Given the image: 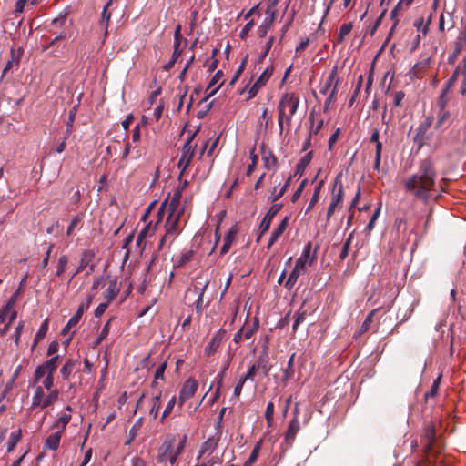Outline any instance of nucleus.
Returning a JSON list of instances; mask_svg holds the SVG:
<instances>
[{
	"label": "nucleus",
	"mask_w": 466,
	"mask_h": 466,
	"mask_svg": "<svg viewBox=\"0 0 466 466\" xmlns=\"http://www.w3.org/2000/svg\"><path fill=\"white\" fill-rule=\"evenodd\" d=\"M238 232V228L236 225L232 226L228 229V231L225 235L224 239H223V245H222L221 250H220L221 255H224L228 252V250L230 249V248L232 246V243L234 242V240L236 238Z\"/></svg>",
	"instance_id": "22"
},
{
	"label": "nucleus",
	"mask_w": 466,
	"mask_h": 466,
	"mask_svg": "<svg viewBox=\"0 0 466 466\" xmlns=\"http://www.w3.org/2000/svg\"><path fill=\"white\" fill-rule=\"evenodd\" d=\"M273 416H274V403L270 401L268 403L266 411H265V418H266L268 427L272 426Z\"/></svg>",
	"instance_id": "50"
},
{
	"label": "nucleus",
	"mask_w": 466,
	"mask_h": 466,
	"mask_svg": "<svg viewBox=\"0 0 466 466\" xmlns=\"http://www.w3.org/2000/svg\"><path fill=\"white\" fill-rule=\"evenodd\" d=\"M72 408L67 406L60 414L57 415V419L52 425V429L61 433L66 430V425L72 419Z\"/></svg>",
	"instance_id": "16"
},
{
	"label": "nucleus",
	"mask_w": 466,
	"mask_h": 466,
	"mask_svg": "<svg viewBox=\"0 0 466 466\" xmlns=\"http://www.w3.org/2000/svg\"><path fill=\"white\" fill-rule=\"evenodd\" d=\"M208 285V280H206L204 283L197 282L193 288H188L187 290V293H196L198 294V299L196 300V311L197 313H202L204 307H203V296L205 293V290Z\"/></svg>",
	"instance_id": "17"
},
{
	"label": "nucleus",
	"mask_w": 466,
	"mask_h": 466,
	"mask_svg": "<svg viewBox=\"0 0 466 466\" xmlns=\"http://www.w3.org/2000/svg\"><path fill=\"white\" fill-rule=\"evenodd\" d=\"M261 446L262 441L260 440L255 444L248 459L245 461L244 466H251L257 461Z\"/></svg>",
	"instance_id": "34"
},
{
	"label": "nucleus",
	"mask_w": 466,
	"mask_h": 466,
	"mask_svg": "<svg viewBox=\"0 0 466 466\" xmlns=\"http://www.w3.org/2000/svg\"><path fill=\"white\" fill-rule=\"evenodd\" d=\"M281 205L279 204H273L269 208L268 211L266 213L259 225L260 236L265 234L269 229L273 218L278 214Z\"/></svg>",
	"instance_id": "18"
},
{
	"label": "nucleus",
	"mask_w": 466,
	"mask_h": 466,
	"mask_svg": "<svg viewBox=\"0 0 466 466\" xmlns=\"http://www.w3.org/2000/svg\"><path fill=\"white\" fill-rule=\"evenodd\" d=\"M352 27H353L352 23H345L340 26L339 35H338L339 43H341L344 40L345 36L348 35L351 32Z\"/></svg>",
	"instance_id": "44"
},
{
	"label": "nucleus",
	"mask_w": 466,
	"mask_h": 466,
	"mask_svg": "<svg viewBox=\"0 0 466 466\" xmlns=\"http://www.w3.org/2000/svg\"><path fill=\"white\" fill-rule=\"evenodd\" d=\"M112 319H109L105 326L103 327L98 338L96 340V345L100 344L108 335L109 333V326Z\"/></svg>",
	"instance_id": "55"
},
{
	"label": "nucleus",
	"mask_w": 466,
	"mask_h": 466,
	"mask_svg": "<svg viewBox=\"0 0 466 466\" xmlns=\"http://www.w3.org/2000/svg\"><path fill=\"white\" fill-rule=\"evenodd\" d=\"M93 300V297L91 295H88L86 297V300L85 302H82L76 312L74 314V316L68 320L67 324L64 327L62 330V334L66 335L70 332V329L74 327H76L78 322L80 321L84 312L88 309L91 302Z\"/></svg>",
	"instance_id": "13"
},
{
	"label": "nucleus",
	"mask_w": 466,
	"mask_h": 466,
	"mask_svg": "<svg viewBox=\"0 0 466 466\" xmlns=\"http://www.w3.org/2000/svg\"><path fill=\"white\" fill-rule=\"evenodd\" d=\"M194 136H191L187 142L184 144L182 150H181V156L179 158V161L177 163L178 168L181 169V173L179 176V178L181 177L183 172L186 170V168L189 166L192 157L194 156V148L195 146L192 144Z\"/></svg>",
	"instance_id": "10"
},
{
	"label": "nucleus",
	"mask_w": 466,
	"mask_h": 466,
	"mask_svg": "<svg viewBox=\"0 0 466 466\" xmlns=\"http://www.w3.org/2000/svg\"><path fill=\"white\" fill-rule=\"evenodd\" d=\"M299 430H300L299 420L297 417H293V419L289 422L288 431L286 432L285 441L288 443L291 444L294 441L296 435L299 431Z\"/></svg>",
	"instance_id": "24"
},
{
	"label": "nucleus",
	"mask_w": 466,
	"mask_h": 466,
	"mask_svg": "<svg viewBox=\"0 0 466 466\" xmlns=\"http://www.w3.org/2000/svg\"><path fill=\"white\" fill-rule=\"evenodd\" d=\"M352 239H353V233H350V236L348 237V238L346 239V241L344 242L341 252L339 254V258L341 260H344L348 257Z\"/></svg>",
	"instance_id": "49"
},
{
	"label": "nucleus",
	"mask_w": 466,
	"mask_h": 466,
	"mask_svg": "<svg viewBox=\"0 0 466 466\" xmlns=\"http://www.w3.org/2000/svg\"><path fill=\"white\" fill-rule=\"evenodd\" d=\"M13 308L9 305L5 304L1 309H0V322L4 323L6 319H8L9 312H11V309Z\"/></svg>",
	"instance_id": "60"
},
{
	"label": "nucleus",
	"mask_w": 466,
	"mask_h": 466,
	"mask_svg": "<svg viewBox=\"0 0 466 466\" xmlns=\"http://www.w3.org/2000/svg\"><path fill=\"white\" fill-rule=\"evenodd\" d=\"M432 20V14L429 13L427 17L421 16L416 19L413 23L414 27L418 32L421 33L423 36H426L429 31V26Z\"/></svg>",
	"instance_id": "25"
},
{
	"label": "nucleus",
	"mask_w": 466,
	"mask_h": 466,
	"mask_svg": "<svg viewBox=\"0 0 466 466\" xmlns=\"http://www.w3.org/2000/svg\"><path fill=\"white\" fill-rule=\"evenodd\" d=\"M460 73H461V66H458L454 70V72L451 75V76L450 77V79L447 81L446 86L444 88V93H448L449 90L454 86V84L458 80V76H459Z\"/></svg>",
	"instance_id": "48"
},
{
	"label": "nucleus",
	"mask_w": 466,
	"mask_h": 466,
	"mask_svg": "<svg viewBox=\"0 0 466 466\" xmlns=\"http://www.w3.org/2000/svg\"><path fill=\"white\" fill-rule=\"evenodd\" d=\"M112 3H113V0H108V2L106 3V5H105V7L103 9L102 15H101L100 25L102 27L105 28L106 35L107 34V27H108V24H109V21L111 18V13H109L107 11V9L112 5Z\"/></svg>",
	"instance_id": "30"
},
{
	"label": "nucleus",
	"mask_w": 466,
	"mask_h": 466,
	"mask_svg": "<svg viewBox=\"0 0 466 466\" xmlns=\"http://www.w3.org/2000/svg\"><path fill=\"white\" fill-rule=\"evenodd\" d=\"M177 403V397L176 396H173L168 403L167 404L163 413H162V416H161V421H164V420L171 413V411L173 410L175 405Z\"/></svg>",
	"instance_id": "51"
},
{
	"label": "nucleus",
	"mask_w": 466,
	"mask_h": 466,
	"mask_svg": "<svg viewBox=\"0 0 466 466\" xmlns=\"http://www.w3.org/2000/svg\"><path fill=\"white\" fill-rule=\"evenodd\" d=\"M289 218L285 217L279 226L273 230L268 247L270 248L283 234L288 227Z\"/></svg>",
	"instance_id": "26"
},
{
	"label": "nucleus",
	"mask_w": 466,
	"mask_h": 466,
	"mask_svg": "<svg viewBox=\"0 0 466 466\" xmlns=\"http://www.w3.org/2000/svg\"><path fill=\"white\" fill-rule=\"evenodd\" d=\"M166 368H167L166 363H162L157 368V370L155 371V376H154L156 380H164V373H165Z\"/></svg>",
	"instance_id": "63"
},
{
	"label": "nucleus",
	"mask_w": 466,
	"mask_h": 466,
	"mask_svg": "<svg viewBox=\"0 0 466 466\" xmlns=\"http://www.w3.org/2000/svg\"><path fill=\"white\" fill-rule=\"evenodd\" d=\"M220 440V434L217 433L214 436L209 437L205 442L202 443L197 459L208 458L213 454L218 448Z\"/></svg>",
	"instance_id": "14"
},
{
	"label": "nucleus",
	"mask_w": 466,
	"mask_h": 466,
	"mask_svg": "<svg viewBox=\"0 0 466 466\" xmlns=\"http://www.w3.org/2000/svg\"><path fill=\"white\" fill-rule=\"evenodd\" d=\"M68 263V258L66 255H61L58 258L57 265H56V275L57 277H60L66 269Z\"/></svg>",
	"instance_id": "39"
},
{
	"label": "nucleus",
	"mask_w": 466,
	"mask_h": 466,
	"mask_svg": "<svg viewBox=\"0 0 466 466\" xmlns=\"http://www.w3.org/2000/svg\"><path fill=\"white\" fill-rule=\"evenodd\" d=\"M161 406V392L157 395H156L152 399V404L149 410V416L153 419H157L159 414V409Z\"/></svg>",
	"instance_id": "31"
},
{
	"label": "nucleus",
	"mask_w": 466,
	"mask_h": 466,
	"mask_svg": "<svg viewBox=\"0 0 466 466\" xmlns=\"http://www.w3.org/2000/svg\"><path fill=\"white\" fill-rule=\"evenodd\" d=\"M116 294H117L116 284V282L111 281L109 283L108 287L106 288V290L105 293L106 301L111 302L116 297Z\"/></svg>",
	"instance_id": "42"
},
{
	"label": "nucleus",
	"mask_w": 466,
	"mask_h": 466,
	"mask_svg": "<svg viewBox=\"0 0 466 466\" xmlns=\"http://www.w3.org/2000/svg\"><path fill=\"white\" fill-rule=\"evenodd\" d=\"M21 431L18 430L16 431H14L10 434L8 442H7V451L11 452L18 443V441L21 439Z\"/></svg>",
	"instance_id": "36"
},
{
	"label": "nucleus",
	"mask_w": 466,
	"mask_h": 466,
	"mask_svg": "<svg viewBox=\"0 0 466 466\" xmlns=\"http://www.w3.org/2000/svg\"><path fill=\"white\" fill-rule=\"evenodd\" d=\"M166 207H167V199L161 204L159 207L157 213V219L154 225L157 228V225L162 221L164 215L166 213Z\"/></svg>",
	"instance_id": "56"
},
{
	"label": "nucleus",
	"mask_w": 466,
	"mask_h": 466,
	"mask_svg": "<svg viewBox=\"0 0 466 466\" xmlns=\"http://www.w3.org/2000/svg\"><path fill=\"white\" fill-rule=\"evenodd\" d=\"M437 172L430 158L423 159L418 171L403 181V187L415 199L427 202L435 187Z\"/></svg>",
	"instance_id": "1"
},
{
	"label": "nucleus",
	"mask_w": 466,
	"mask_h": 466,
	"mask_svg": "<svg viewBox=\"0 0 466 466\" xmlns=\"http://www.w3.org/2000/svg\"><path fill=\"white\" fill-rule=\"evenodd\" d=\"M184 211L185 209H180V211H167L168 216L165 223L166 233L160 239V248L166 242L172 243L180 233V220Z\"/></svg>",
	"instance_id": "5"
},
{
	"label": "nucleus",
	"mask_w": 466,
	"mask_h": 466,
	"mask_svg": "<svg viewBox=\"0 0 466 466\" xmlns=\"http://www.w3.org/2000/svg\"><path fill=\"white\" fill-rule=\"evenodd\" d=\"M262 160L264 162V166L266 168L270 169L275 167L277 164V158L270 153H264L262 156Z\"/></svg>",
	"instance_id": "45"
},
{
	"label": "nucleus",
	"mask_w": 466,
	"mask_h": 466,
	"mask_svg": "<svg viewBox=\"0 0 466 466\" xmlns=\"http://www.w3.org/2000/svg\"><path fill=\"white\" fill-rule=\"evenodd\" d=\"M58 399V390H54L45 393L42 386H36L35 394L32 398V407L46 409L52 405Z\"/></svg>",
	"instance_id": "7"
},
{
	"label": "nucleus",
	"mask_w": 466,
	"mask_h": 466,
	"mask_svg": "<svg viewBox=\"0 0 466 466\" xmlns=\"http://www.w3.org/2000/svg\"><path fill=\"white\" fill-rule=\"evenodd\" d=\"M426 440V452H427V460L430 463L437 462V459H435V442H436V433L433 427L429 428L425 433Z\"/></svg>",
	"instance_id": "15"
},
{
	"label": "nucleus",
	"mask_w": 466,
	"mask_h": 466,
	"mask_svg": "<svg viewBox=\"0 0 466 466\" xmlns=\"http://www.w3.org/2000/svg\"><path fill=\"white\" fill-rule=\"evenodd\" d=\"M337 74H338V68H337V66H334L332 68V70L330 71V73L329 74L326 83L320 89L321 94H326L328 92V90L329 89V87L331 86L333 87L336 83H337V86L339 85V79L337 77Z\"/></svg>",
	"instance_id": "29"
},
{
	"label": "nucleus",
	"mask_w": 466,
	"mask_h": 466,
	"mask_svg": "<svg viewBox=\"0 0 466 466\" xmlns=\"http://www.w3.org/2000/svg\"><path fill=\"white\" fill-rule=\"evenodd\" d=\"M272 74H273V67L272 66L267 67L262 72V74L259 76V77L256 80V83L258 84V86H260L261 87H263L267 84V82L269 80Z\"/></svg>",
	"instance_id": "38"
},
{
	"label": "nucleus",
	"mask_w": 466,
	"mask_h": 466,
	"mask_svg": "<svg viewBox=\"0 0 466 466\" xmlns=\"http://www.w3.org/2000/svg\"><path fill=\"white\" fill-rule=\"evenodd\" d=\"M187 442V436L183 435L179 441V443L176 446L175 437L167 438L157 451V461L163 463L169 461L171 465H175L177 457L183 451Z\"/></svg>",
	"instance_id": "4"
},
{
	"label": "nucleus",
	"mask_w": 466,
	"mask_h": 466,
	"mask_svg": "<svg viewBox=\"0 0 466 466\" xmlns=\"http://www.w3.org/2000/svg\"><path fill=\"white\" fill-rule=\"evenodd\" d=\"M58 355L52 357L42 365H39L34 374V385H36L46 374H52L57 369Z\"/></svg>",
	"instance_id": "11"
},
{
	"label": "nucleus",
	"mask_w": 466,
	"mask_h": 466,
	"mask_svg": "<svg viewBox=\"0 0 466 466\" xmlns=\"http://www.w3.org/2000/svg\"><path fill=\"white\" fill-rule=\"evenodd\" d=\"M157 227L153 221L148 222L139 232L137 238V245L144 250L146 248V239L152 237L156 232Z\"/></svg>",
	"instance_id": "21"
},
{
	"label": "nucleus",
	"mask_w": 466,
	"mask_h": 466,
	"mask_svg": "<svg viewBox=\"0 0 466 466\" xmlns=\"http://www.w3.org/2000/svg\"><path fill=\"white\" fill-rule=\"evenodd\" d=\"M441 377H438L432 383L431 390L425 393V399L435 397L439 391Z\"/></svg>",
	"instance_id": "52"
},
{
	"label": "nucleus",
	"mask_w": 466,
	"mask_h": 466,
	"mask_svg": "<svg viewBox=\"0 0 466 466\" xmlns=\"http://www.w3.org/2000/svg\"><path fill=\"white\" fill-rule=\"evenodd\" d=\"M109 303L110 302L108 301L100 303L95 310V317L99 318L100 316H102L104 312L106 310Z\"/></svg>",
	"instance_id": "64"
},
{
	"label": "nucleus",
	"mask_w": 466,
	"mask_h": 466,
	"mask_svg": "<svg viewBox=\"0 0 466 466\" xmlns=\"http://www.w3.org/2000/svg\"><path fill=\"white\" fill-rule=\"evenodd\" d=\"M295 360V353H293L288 361L287 367L283 370V380H290L294 375L293 363Z\"/></svg>",
	"instance_id": "35"
},
{
	"label": "nucleus",
	"mask_w": 466,
	"mask_h": 466,
	"mask_svg": "<svg viewBox=\"0 0 466 466\" xmlns=\"http://www.w3.org/2000/svg\"><path fill=\"white\" fill-rule=\"evenodd\" d=\"M94 252L90 249L84 250L81 254L80 263L77 267L76 270L72 274L71 279L75 278L77 274L82 272L93 260L94 258Z\"/></svg>",
	"instance_id": "23"
},
{
	"label": "nucleus",
	"mask_w": 466,
	"mask_h": 466,
	"mask_svg": "<svg viewBox=\"0 0 466 466\" xmlns=\"http://www.w3.org/2000/svg\"><path fill=\"white\" fill-rule=\"evenodd\" d=\"M258 365L254 364V365H252V366L248 369V370L247 374H246V375H243V376H241V377H242L245 380H254V377H255V375H256V372H257V370H258Z\"/></svg>",
	"instance_id": "61"
},
{
	"label": "nucleus",
	"mask_w": 466,
	"mask_h": 466,
	"mask_svg": "<svg viewBox=\"0 0 466 466\" xmlns=\"http://www.w3.org/2000/svg\"><path fill=\"white\" fill-rule=\"evenodd\" d=\"M182 192L183 188H176L168 204L167 211H180V209H184V207H180Z\"/></svg>",
	"instance_id": "27"
},
{
	"label": "nucleus",
	"mask_w": 466,
	"mask_h": 466,
	"mask_svg": "<svg viewBox=\"0 0 466 466\" xmlns=\"http://www.w3.org/2000/svg\"><path fill=\"white\" fill-rule=\"evenodd\" d=\"M223 76V73L221 70H218L212 77L210 82L208 83V86L207 87V92L208 94L200 100L199 105H201L204 102H207L208 99L215 95V93L218 90V88L222 86L223 82L221 81V78Z\"/></svg>",
	"instance_id": "19"
},
{
	"label": "nucleus",
	"mask_w": 466,
	"mask_h": 466,
	"mask_svg": "<svg viewBox=\"0 0 466 466\" xmlns=\"http://www.w3.org/2000/svg\"><path fill=\"white\" fill-rule=\"evenodd\" d=\"M198 388V382L197 381V380H195L192 377L188 378L184 382V384L182 385V388L180 390L178 399H177V403L180 408L184 405V403L187 400L191 399L195 395Z\"/></svg>",
	"instance_id": "12"
},
{
	"label": "nucleus",
	"mask_w": 466,
	"mask_h": 466,
	"mask_svg": "<svg viewBox=\"0 0 466 466\" xmlns=\"http://www.w3.org/2000/svg\"><path fill=\"white\" fill-rule=\"evenodd\" d=\"M432 123L433 116H428L424 118L423 121L420 122V124L417 127L416 134L414 136V143L418 146L419 148H421L430 139L428 132Z\"/></svg>",
	"instance_id": "9"
},
{
	"label": "nucleus",
	"mask_w": 466,
	"mask_h": 466,
	"mask_svg": "<svg viewBox=\"0 0 466 466\" xmlns=\"http://www.w3.org/2000/svg\"><path fill=\"white\" fill-rule=\"evenodd\" d=\"M67 21L66 14H59L56 18H54L50 25V32L56 35V37L50 42L49 46L45 48L47 49L51 46H53L56 42L66 39L68 35L66 30L65 29L66 24Z\"/></svg>",
	"instance_id": "8"
},
{
	"label": "nucleus",
	"mask_w": 466,
	"mask_h": 466,
	"mask_svg": "<svg viewBox=\"0 0 466 466\" xmlns=\"http://www.w3.org/2000/svg\"><path fill=\"white\" fill-rule=\"evenodd\" d=\"M83 218H84L83 213H79V214H76V216H74L70 224L67 227V230H66L67 236H70L73 234L75 228H76L82 223Z\"/></svg>",
	"instance_id": "37"
},
{
	"label": "nucleus",
	"mask_w": 466,
	"mask_h": 466,
	"mask_svg": "<svg viewBox=\"0 0 466 466\" xmlns=\"http://www.w3.org/2000/svg\"><path fill=\"white\" fill-rule=\"evenodd\" d=\"M381 152H382V143L381 142L375 143V162H374V169L375 170L380 169Z\"/></svg>",
	"instance_id": "47"
},
{
	"label": "nucleus",
	"mask_w": 466,
	"mask_h": 466,
	"mask_svg": "<svg viewBox=\"0 0 466 466\" xmlns=\"http://www.w3.org/2000/svg\"><path fill=\"white\" fill-rule=\"evenodd\" d=\"M254 25H255V23L253 20H250L249 22H248L245 25V26L242 28V30L240 31L239 37L241 39H245L248 35V33L254 27Z\"/></svg>",
	"instance_id": "57"
},
{
	"label": "nucleus",
	"mask_w": 466,
	"mask_h": 466,
	"mask_svg": "<svg viewBox=\"0 0 466 466\" xmlns=\"http://www.w3.org/2000/svg\"><path fill=\"white\" fill-rule=\"evenodd\" d=\"M243 328H244V332H243L244 339H251V337L254 335V333L258 329V320L255 319L254 323L250 327H243Z\"/></svg>",
	"instance_id": "46"
},
{
	"label": "nucleus",
	"mask_w": 466,
	"mask_h": 466,
	"mask_svg": "<svg viewBox=\"0 0 466 466\" xmlns=\"http://www.w3.org/2000/svg\"><path fill=\"white\" fill-rule=\"evenodd\" d=\"M61 437L62 433L56 431L46 438L45 441V448L51 451H56L59 447Z\"/></svg>",
	"instance_id": "28"
},
{
	"label": "nucleus",
	"mask_w": 466,
	"mask_h": 466,
	"mask_svg": "<svg viewBox=\"0 0 466 466\" xmlns=\"http://www.w3.org/2000/svg\"><path fill=\"white\" fill-rule=\"evenodd\" d=\"M218 138H219L218 137H215V139L211 142L210 145H209V141H206L202 147L200 156H202L205 153V151L208 149L207 155L208 157H210L218 146Z\"/></svg>",
	"instance_id": "41"
},
{
	"label": "nucleus",
	"mask_w": 466,
	"mask_h": 466,
	"mask_svg": "<svg viewBox=\"0 0 466 466\" xmlns=\"http://www.w3.org/2000/svg\"><path fill=\"white\" fill-rule=\"evenodd\" d=\"M311 249L312 244L311 242H308L305 245L300 257L296 260L293 270L290 272L288 279L284 283V287L288 290H291L293 289L299 277L305 272L306 268L308 266H311L315 262L316 257L314 254H311Z\"/></svg>",
	"instance_id": "3"
},
{
	"label": "nucleus",
	"mask_w": 466,
	"mask_h": 466,
	"mask_svg": "<svg viewBox=\"0 0 466 466\" xmlns=\"http://www.w3.org/2000/svg\"><path fill=\"white\" fill-rule=\"evenodd\" d=\"M380 212V208L379 207L373 213L372 217L370 218V220L369 221L366 229L368 231H371L374 228L375 221L377 220L379 215Z\"/></svg>",
	"instance_id": "62"
},
{
	"label": "nucleus",
	"mask_w": 466,
	"mask_h": 466,
	"mask_svg": "<svg viewBox=\"0 0 466 466\" xmlns=\"http://www.w3.org/2000/svg\"><path fill=\"white\" fill-rule=\"evenodd\" d=\"M246 61H247V57H245L239 66V68L236 71V73L234 74L229 85L230 86H233L236 81L238 79V77L240 76V75L242 74L244 68H245V66H246Z\"/></svg>",
	"instance_id": "59"
},
{
	"label": "nucleus",
	"mask_w": 466,
	"mask_h": 466,
	"mask_svg": "<svg viewBox=\"0 0 466 466\" xmlns=\"http://www.w3.org/2000/svg\"><path fill=\"white\" fill-rule=\"evenodd\" d=\"M321 185H322V182H320L314 189V193L311 197V199L309 201V204L308 206V208L307 210H309L311 209L315 204L319 201V192H320V188H321Z\"/></svg>",
	"instance_id": "53"
},
{
	"label": "nucleus",
	"mask_w": 466,
	"mask_h": 466,
	"mask_svg": "<svg viewBox=\"0 0 466 466\" xmlns=\"http://www.w3.org/2000/svg\"><path fill=\"white\" fill-rule=\"evenodd\" d=\"M344 198L343 185L339 177H337L333 183L331 199L327 210L326 220L329 221L336 210L342 208V202Z\"/></svg>",
	"instance_id": "6"
},
{
	"label": "nucleus",
	"mask_w": 466,
	"mask_h": 466,
	"mask_svg": "<svg viewBox=\"0 0 466 466\" xmlns=\"http://www.w3.org/2000/svg\"><path fill=\"white\" fill-rule=\"evenodd\" d=\"M274 21V14L271 15L270 18H266L261 25L258 28V35L259 37H265L268 32L270 30Z\"/></svg>",
	"instance_id": "32"
},
{
	"label": "nucleus",
	"mask_w": 466,
	"mask_h": 466,
	"mask_svg": "<svg viewBox=\"0 0 466 466\" xmlns=\"http://www.w3.org/2000/svg\"><path fill=\"white\" fill-rule=\"evenodd\" d=\"M44 380L42 381V387L43 389H46L49 392L50 390H54L55 389H53V386H54V377L52 374H46L44 377Z\"/></svg>",
	"instance_id": "54"
},
{
	"label": "nucleus",
	"mask_w": 466,
	"mask_h": 466,
	"mask_svg": "<svg viewBox=\"0 0 466 466\" xmlns=\"http://www.w3.org/2000/svg\"><path fill=\"white\" fill-rule=\"evenodd\" d=\"M76 363V360L73 359H68L63 367L60 369V373L64 380L68 379L69 375L72 373L73 369Z\"/></svg>",
	"instance_id": "33"
},
{
	"label": "nucleus",
	"mask_w": 466,
	"mask_h": 466,
	"mask_svg": "<svg viewBox=\"0 0 466 466\" xmlns=\"http://www.w3.org/2000/svg\"><path fill=\"white\" fill-rule=\"evenodd\" d=\"M47 329H48V323H47V320L46 319L45 322L41 325L39 330L37 331V333L35 335V341H38V340H41L44 339V337L46 334Z\"/></svg>",
	"instance_id": "58"
},
{
	"label": "nucleus",
	"mask_w": 466,
	"mask_h": 466,
	"mask_svg": "<svg viewBox=\"0 0 466 466\" xmlns=\"http://www.w3.org/2000/svg\"><path fill=\"white\" fill-rule=\"evenodd\" d=\"M300 103L299 95L293 92L284 93L278 105V124L279 134L291 127L292 116L296 115Z\"/></svg>",
	"instance_id": "2"
},
{
	"label": "nucleus",
	"mask_w": 466,
	"mask_h": 466,
	"mask_svg": "<svg viewBox=\"0 0 466 466\" xmlns=\"http://www.w3.org/2000/svg\"><path fill=\"white\" fill-rule=\"evenodd\" d=\"M225 334L226 330L223 329H220L216 332V334L212 337L211 340L205 348L206 355L211 356L218 350L224 339Z\"/></svg>",
	"instance_id": "20"
},
{
	"label": "nucleus",
	"mask_w": 466,
	"mask_h": 466,
	"mask_svg": "<svg viewBox=\"0 0 466 466\" xmlns=\"http://www.w3.org/2000/svg\"><path fill=\"white\" fill-rule=\"evenodd\" d=\"M290 180H291V177H289L286 183L283 185V187L279 191H277L276 187L273 188V191L271 194L272 201H277L285 194L288 187H289Z\"/></svg>",
	"instance_id": "40"
},
{
	"label": "nucleus",
	"mask_w": 466,
	"mask_h": 466,
	"mask_svg": "<svg viewBox=\"0 0 466 466\" xmlns=\"http://www.w3.org/2000/svg\"><path fill=\"white\" fill-rule=\"evenodd\" d=\"M450 118V113L447 110H440L435 128H441Z\"/></svg>",
	"instance_id": "43"
}]
</instances>
